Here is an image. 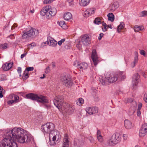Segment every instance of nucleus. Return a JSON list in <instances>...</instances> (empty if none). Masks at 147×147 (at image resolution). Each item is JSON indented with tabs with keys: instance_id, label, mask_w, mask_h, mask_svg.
<instances>
[{
	"instance_id": "58836bf2",
	"label": "nucleus",
	"mask_w": 147,
	"mask_h": 147,
	"mask_svg": "<svg viewBox=\"0 0 147 147\" xmlns=\"http://www.w3.org/2000/svg\"><path fill=\"white\" fill-rule=\"evenodd\" d=\"M146 16H147V11H143L140 14V16L141 17H145Z\"/></svg>"
},
{
	"instance_id": "3c124183",
	"label": "nucleus",
	"mask_w": 147,
	"mask_h": 147,
	"mask_svg": "<svg viewBox=\"0 0 147 147\" xmlns=\"http://www.w3.org/2000/svg\"><path fill=\"white\" fill-rule=\"evenodd\" d=\"M50 71V69L49 66H48L46 69L45 73L46 74L49 73Z\"/></svg>"
},
{
	"instance_id": "f257e3e1",
	"label": "nucleus",
	"mask_w": 147,
	"mask_h": 147,
	"mask_svg": "<svg viewBox=\"0 0 147 147\" xmlns=\"http://www.w3.org/2000/svg\"><path fill=\"white\" fill-rule=\"evenodd\" d=\"M41 129L44 134H49L50 145H55L59 143L61 140V136L59 132L55 130V125L51 123H48L42 125Z\"/></svg>"
},
{
	"instance_id": "5701e85b",
	"label": "nucleus",
	"mask_w": 147,
	"mask_h": 147,
	"mask_svg": "<svg viewBox=\"0 0 147 147\" xmlns=\"http://www.w3.org/2000/svg\"><path fill=\"white\" fill-rule=\"evenodd\" d=\"M67 108L66 109L67 111V112L70 113H72L74 112V110L75 109L74 107L72 105H71L69 104L67 105Z\"/></svg>"
},
{
	"instance_id": "6e6d98bb",
	"label": "nucleus",
	"mask_w": 147,
	"mask_h": 147,
	"mask_svg": "<svg viewBox=\"0 0 147 147\" xmlns=\"http://www.w3.org/2000/svg\"><path fill=\"white\" fill-rule=\"evenodd\" d=\"M104 26V28H102V30L103 31H105L107 30V29L108 28V26L107 25L106 26Z\"/></svg>"
},
{
	"instance_id": "6e6552de",
	"label": "nucleus",
	"mask_w": 147,
	"mask_h": 147,
	"mask_svg": "<svg viewBox=\"0 0 147 147\" xmlns=\"http://www.w3.org/2000/svg\"><path fill=\"white\" fill-rule=\"evenodd\" d=\"M63 99L62 96H58L55 98L53 100L54 104L59 109L62 108V106L64 105Z\"/></svg>"
},
{
	"instance_id": "1a4fd4ad",
	"label": "nucleus",
	"mask_w": 147,
	"mask_h": 147,
	"mask_svg": "<svg viewBox=\"0 0 147 147\" xmlns=\"http://www.w3.org/2000/svg\"><path fill=\"white\" fill-rule=\"evenodd\" d=\"M118 74L111 73L107 75L106 78L108 82L111 83L116 82L118 79Z\"/></svg>"
},
{
	"instance_id": "cd10ccee",
	"label": "nucleus",
	"mask_w": 147,
	"mask_h": 147,
	"mask_svg": "<svg viewBox=\"0 0 147 147\" xmlns=\"http://www.w3.org/2000/svg\"><path fill=\"white\" fill-rule=\"evenodd\" d=\"M90 0H81L80 2V5L83 6L87 5L90 2Z\"/></svg>"
},
{
	"instance_id": "69168bd1",
	"label": "nucleus",
	"mask_w": 147,
	"mask_h": 147,
	"mask_svg": "<svg viewBox=\"0 0 147 147\" xmlns=\"http://www.w3.org/2000/svg\"><path fill=\"white\" fill-rule=\"evenodd\" d=\"M52 66L53 67H54L55 66V63L54 62L52 63Z\"/></svg>"
},
{
	"instance_id": "603ef678",
	"label": "nucleus",
	"mask_w": 147,
	"mask_h": 147,
	"mask_svg": "<svg viewBox=\"0 0 147 147\" xmlns=\"http://www.w3.org/2000/svg\"><path fill=\"white\" fill-rule=\"evenodd\" d=\"M104 35V34L102 33H100L99 34V36L98 37V39L99 40H100L102 37Z\"/></svg>"
},
{
	"instance_id": "37998d69",
	"label": "nucleus",
	"mask_w": 147,
	"mask_h": 147,
	"mask_svg": "<svg viewBox=\"0 0 147 147\" xmlns=\"http://www.w3.org/2000/svg\"><path fill=\"white\" fill-rule=\"evenodd\" d=\"M65 38H63L61 39L58 42V45L59 46H61L62 45V43L65 41Z\"/></svg>"
},
{
	"instance_id": "b1692460",
	"label": "nucleus",
	"mask_w": 147,
	"mask_h": 147,
	"mask_svg": "<svg viewBox=\"0 0 147 147\" xmlns=\"http://www.w3.org/2000/svg\"><path fill=\"white\" fill-rule=\"evenodd\" d=\"M88 66V65L87 63L86 62L81 63H80L79 68L83 71V70L86 69Z\"/></svg>"
},
{
	"instance_id": "4be33fe9",
	"label": "nucleus",
	"mask_w": 147,
	"mask_h": 147,
	"mask_svg": "<svg viewBox=\"0 0 147 147\" xmlns=\"http://www.w3.org/2000/svg\"><path fill=\"white\" fill-rule=\"evenodd\" d=\"M119 6L118 3L117 2H115L110 5V10L111 11H113L118 8Z\"/></svg>"
},
{
	"instance_id": "4468645a",
	"label": "nucleus",
	"mask_w": 147,
	"mask_h": 147,
	"mask_svg": "<svg viewBox=\"0 0 147 147\" xmlns=\"http://www.w3.org/2000/svg\"><path fill=\"white\" fill-rule=\"evenodd\" d=\"M51 6L49 5L43 7L40 12V14L42 16H44L46 14V16L47 18V16L49 15L48 12L50 11V9Z\"/></svg>"
},
{
	"instance_id": "79ce46f5",
	"label": "nucleus",
	"mask_w": 147,
	"mask_h": 147,
	"mask_svg": "<svg viewBox=\"0 0 147 147\" xmlns=\"http://www.w3.org/2000/svg\"><path fill=\"white\" fill-rule=\"evenodd\" d=\"M34 69V67H29L26 68L25 70H26V72L28 71H32Z\"/></svg>"
},
{
	"instance_id": "680f3d73",
	"label": "nucleus",
	"mask_w": 147,
	"mask_h": 147,
	"mask_svg": "<svg viewBox=\"0 0 147 147\" xmlns=\"http://www.w3.org/2000/svg\"><path fill=\"white\" fill-rule=\"evenodd\" d=\"M74 0H67L69 3H70V5H71L73 3Z\"/></svg>"
},
{
	"instance_id": "a18cd8bd",
	"label": "nucleus",
	"mask_w": 147,
	"mask_h": 147,
	"mask_svg": "<svg viewBox=\"0 0 147 147\" xmlns=\"http://www.w3.org/2000/svg\"><path fill=\"white\" fill-rule=\"evenodd\" d=\"M7 38H9L11 39H14L15 38V36H14V34H11L10 35H9L7 36Z\"/></svg>"
},
{
	"instance_id": "c03bdc74",
	"label": "nucleus",
	"mask_w": 147,
	"mask_h": 147,
	"mask_svg": "<svg viewBox=\"0 0 147 147\" xmlns=\"http://www.w3.org/2000/svg\"><path fill=\"white\" fill-rule=\"evenodd\" d=\"M144 100L146 103H147V92L145 93L144 95Z\"/></svg>"
},
{
	"instance_id": "9d476101",
	"label": "nucleus",
	"mask_w": 147,
	"mask_h": 147,
	"mask_svg": "<svg viewBox=\"0 0 147 147\" xmlns=\"http://www.w3.org/2000/svg\"><path fill=\"white\" fill-rule=\"evenodd\" d=\"M91 58L94 66L96 67L99 62V61L96 50L94 49L93 50L92 52Z\"/></svg>"
},
{
	"instance_id": "7c9ffc66",
	"label": "nucleus",
	"mask_w": 147,
	"mask_h": 147,
	"mask_svg": "<svg viewBox=\"0 0 147 147\" xmlns=\"http://www.w3.org/2000/svg\"><path fill=\"white\" fill-rule=\"evenodd\" d=\"M134 30L135 32H139L142 31L144 29L143 26H138L137 25L135 26L134 27Z\"/></svg>"
},
{
	"instance_id": "4d7b16f0",
	"label": "nucleus",
	"mask_w": 147,
	"mask_h": 147,
	"mask_svg": "<svg viewBox=\"0 0 147 147\" xmlns=\"http://www.w3.org/2000/svg\"><path fill=\"white\" fill-rule=\"evenodd\" d=\"M137 115L138 116H140L141 115V112L140 110H137Z\"/></svg>"
},
{
	"instance_id": "c85d7f7f",
	"label": "nucleus",
	"mask_w": 147,
	"mask_h": 147,
	"mask_svg": "<svg viewBox=\"0 0 147 147\" xmlns=\"http://www.w3.org/2000/svg\"><path fill=\"white\" fill-rule=\"evenodd\" d=\"M50 42V45L51 46L55 47L57 45V43L56 41L52 38H51V39L49 40Z\"/></svg>"
},
{
	"instance_id": "864d4df0",
	"label": "nucleus",
	"mask_w": 147,
	"mask_h": 147,
	"mask_svg": "<svg viewBox=\"0 0 147 147\" xmlns=\"http://www.w3.org/2000/svg\"><path fill=\"white\" fill-rule=\"evenodd\" d=\"M127 135L126 134H123V139L125 140H126L127 139Z\"/></svg>"
},
{
	"instance_id": "bf43d9fd",
	"label": "nucleus",
	"mask_w": 147,
	"mask_h": 147,
	"mask_svg": "<svg viewBox=\"0 0 147 147\" xmlns=\"http://www.w3.org/2000/svg\"><path fill=\"white\" fill-rule=\"evenodd\" d=\"M27 54V53H25L23 54L22 55H21V59L25 57V56Z\"/></svg>"
},
{
	"instance_id": "4c0bfd02",
	"label": "nucleus",
	"mask_w": 147,
	"mask_h": 147,
	"mask_svg": "<svg viewBox=\"0 0 147 147\" xmlns=\"http://www.w3.org/2000/svg\"><path fill=\"white\" fill-rule=\"evenodd\" d=\"M94 22L96 24H99L101 23V20L99 18H97L95 19Z\"/></svg>"
},
{
	"instance_id": "c9c22d12",
	"label": "nucleus",
	"mask_w": 147,
	"mask_h": 147,
	"mask_svg": "<svg viewBox=\"0 0 147 147\" xmlns=\"http://www.w3.org/2000/svg\"><path fill=\"white\" fill-rule=\"evenodd\" d=\"M84 100L82 98H79L76 101V103L78 105L80 106L82 104L84 103Z\"/></svg>"
},
{
	"instance_id": "09e8293b",
	"label": "nucleus",
	"mask_w": 147,
	"mask_h": 147,
	"mask_svg": "<svg viewBox=\"0 0 147 147\" xmlns=\"http://www.w3.org/2000/svg\"><path fill=\"white\" fill-rule=\"evenodd\" d=\"M5 75H2L0 76V78H1L0 80L3 81L5 79Z\"/></svg>"
},
{
	"instance_id": "5fc2aeb1",
	"label": "nucleus",
	"mask_w": 147,
	"mask_h": 147,
	"mask_svg": "<svg viewBox=\"0 0 147 147\" xmlns=\"http://www.w3.org/2000/svg\"><path fill=\"white\" fill-rule=\"evenodd\" d=\"M43 3L45 4H47L50 3V1L49 2V0H44Z\"/></svg>"
},
{
	"instance_id": "e2e57ef3",
	"label": "nucleus",
	"mask_w": 147,
	"mask_h": 147,
	"mask_svg": "<svg viewBox=\"0 0 147 147\" xmlns=\"http://www.w3.org/2000/svg\"><path fill=\"white\" fill-rule=\"evenodd\" d=\"M29 45H30L32 47H35L36 46V44L34 43H32L31 44H29Z\"/></svg>"
},
{
	"instance_id": "774afa93",
	"label": "nucleus",
	"mask_w": 147,
	"mask_h": 147,
	"mask_svg": "<svg viewBox=\"0 0 147 147\" xmlns=\"http://www.w3.org/2000/svg\"><path fill=\"white\" fill-rule=\"evenodd\" d=\"M102 25L103 26L107 25L104 22H102Z\"/></svg>"
},
{
	"instance_id": "423d86ee",
	"label": "nucleus",
	"mask_w": 147,
	"mask_h": 147,
	"mask_svg": "<svg viewBox=\"0 0 147 147\" xmlns=\"http://www.w3.org/2000/svg\"><path fill=\"white\" fill-rule=\"evenodd\" d=\"M121 136L118 133L114 134L111 138L107 141V143L110 146L114 145L119 143L121 140Z\"/></svg>"
},
{
	"instance_id": "7ed1b4c3",
	"label": "nucleus",
	"mask_w": 147,
	"mask_h": 147,
	"mask_svg": "<svg viewBox=\"0 0 147 147\" xmlns=\"http://www.w3.org/2000/svg\"><path fill=\"white\" fill-rule=\"evenodd\" d=\"M5 137L0 141V147H18L17 144L11 138V130L7 129L5 131Z\"/></svg>"
},
{
	"instance_id": "9b49d317",
	"label": "nucleus",
	"mask_w": 147,
	"mask_h": 147,
	"mask_svg": "<svg viewBox=\"0 0 147 147\" xmlns=\"http://www.w3.org/2000/svg\"><path fill=\"white\" fill-rule=\"evenodd\" d=\"M147 134V123L143 124L141 127L139 131V136L143 137Z\"/></svg>"
},
{
	"instance_id": "393cba45",
	"label": "nucleus",
	"mask_w": 147,
	"mask_h": 147,
	"mask_svg": "<svg viewBox=\"0 0 147 147\" xmlns=\"http://www.w3.org/2000/svg\"><path fill=\"white\" fill-rule=\"evenodd\" d=\"M97 138L98 141L100 142H102L103 139L101 134V132L99 130H98L97 131Z\"/></svg>"
},
{
	"instance_id": "bb28decb",
	"label": "nucleus",
	"mask_w": 147,
	"mask_h": 147,
	"mask_svg": "<svg viewBox=\"0 0 147 147\" xmlns=\"http://www.w3.org/2000/svg\"><path fill=\"white\" fill-rule=\"evenodd\" d=\"M118 79L119 80H121L125 78L126 76L124 74V72L122 71L119 72L118 74Z\"/></svg>"
},
{
	"instance_id": "39448f33",
	"label": "nucleus",
	"mask_w": 147,
	"mask_h": 147,
	"mask_svg": "<svg viewBox=\"0 0 147 147\" xmlns=\"http://www.w3.org/2000/svg\"><path fill=\"white\" fill-rule=\"evenodd\" d=\"M38 31L35 29L31 28L28 31H24L22 33V38L23 39H28L30 38H33L38 35Z\"/></svg>"
},
{
	"instance_id": "de8ad7c7",
	"label": "nucleus",
	"mask_w": 147,
	"mask_h": 147,
	"mask_svg": "<svg viewBox=\"0 0 147 147\" xmlns=\"http://www.w3.org/2000/svg\"><path fill=\"white\" fill-rule=\"evenodd\" d=\"M140 53L141 55L145 56L146 55L145 52L143 50H141L140 51Z\"/></svg>"
},
{
	"instance_id": "aec40b11",
	"label": "nucleus",
	"mask_w": 147,
	"mask_h": 147,
	"mask_svg": "<svg viewBox=\"0 0 147 147\" xmlns=\"http://www.w3.org/2000/svg\"><path fill=\"white\" fill-rule=\"evenodd\" d=\"M135 56L133 61L131 63V65L132 68L134 67L136 64L138 63V53L137 52H135Z\"/></svg>"
},
{
	"instance_id": "2f4dec72",
	"label": "nucleus",
	"mask_w": 147,
	"mask_h": 147,
	"mask_svg": "<svg viewBox=\"0 0 147 147\" xmlns=\"http://www.w3.org/2000/svg\"><path fill=\"white\" fill-rule=\"evenodd\" d=\"M125 27V24L123 22H122L120 23V25L118 26V28L117 29V31L119 33L121 30L123 28Z\"/></svg>"
},
{
	"instance_id": "49530a36",
	"label": "nucleus",
	"mask_w": 147,
	"mask_h": 147,
	"mask_svg": "<svg viewBox=\"0 0 147 147\" xmlns=\"http://www.w3.org/2000/svg\"><path fill=\"white\" fill-rule=\"evenodd\" d=\"M80 43V42L76 45V47L79 49H80L82 47V45Z\"/></svg>"
},
{
	"instance_id": "a211bd4d",
	"label": "nucleus",
	"mask_w": 147,
	"mask_h": 147,
	"mask_svg": "<svg viewBox=\"0 0 147 147\" xmlns=\"http://www.w3.org/2000/svg\"><path fill=\"white\" fill-rule=\"evenodd\" d=\"M13 64L12 62L6 63L3 65L2 67L3 70L8 71L11 68Z\"/></svg>"
},
{
	"instance_id": "13d9d810",
	"label": "nucleus",
	"mask_w": 147,
	"mask_h": 147,
	"mask_svg": "<svg viewBox=\"0 0 147 147\" xmlns=\"http://www.w3.org/2000/svg\"><path fill=\"white\" fill-rule=\"evenodd\" d=\"M17 70H18V73L19 74H20L21 73V71H22V69H21V67H18V68Z\"/></svg>"
},
{
	"instance_id": "c756f323",
	"label": "nucleus",
	"mask_w": 147,
	"mask_h": 147,
	"mask_svg": "<svg viewBox=\"0 0 147 147\" xmlns=\"http://www.w3.org/2000/svg\"><path fill=\"white\" fill-rule=\"evenodd\" d=\"M108 20L111 22H113L114 21L115 19L114 16L113 14L111 13H109L107 15Z\"/></svg>"
},
{
	"instance_id": "dca6fc26",
	"label": "nucleus",
	"mask_w": 147,
	"mask_h": 147,
	"mask_svg": "<svg viewBox=\"0 0 147 147\" xmlns=\"http://www.w3.org/2000/svg\"><path fill=\"white\" fill-rule=\"evenodd\" d=\"M140 76L137 73L134 74L132 78V83L133 86H136L138 84Z\"/></svg>"
},
{
	"instance_id": "f8f14e48",
	"label": "nucleus",
	"mask_w": 147,
	"mask_h": 147,
	"mask_svg": "<svg viewBox=\"0 0 147 147\" xmlns=\"http://www.w3.org/2000/svg\"><path fill=\"white\" fill-rule=\"evenodd\" d=\"M80 42L84 45H87L90 43V39L88 35L85 34L82 36Z\"/></svg>"
},
{
	"instance_id": "f704fd0d",
	"label": "nucleus",
	"mask_w": 147,
	"mask_h": 147,
	"mask_svg": "<svg viewBox=\"0 0 147 147\" xmlns=\"http://www.w3.org/2000/svg\"><path fill=\"white\" fill-rule=\"evenodd\" d=\"M28 72H26V70H25L24 71L22 76L23 79L24 80H26L28 78Z\"/></svg>"
},
{
	"instance_id": "e433bc0d",
	"label": "nucleus",
	"mask_w": 147,
	"mask_h": 147,
	"mask_svg": "<svg viewBox=\"0 0 147 147\" xmlns=\"http://www.w3.org/2000/svg\"><path fill=\"white\" fill-rule=\"evenodd\" d=\"M106 78L102 77L101 79H100V82L103 85H105L107 83V80H106Z\"/></svg>"
},
{
	"instance_id": "20e7f679",
	"label": "nucleus",
	"mask_w": 147,
	"mask_h": 147,
	"mask_svg": "<svg viewBox=\"0 0 147 147\" xmlns=\"http://www.w3.org/2000/svg\"><path fill=\"white\" fill-rule=\"evenodd\" d=\"M26 96L28 99L36 100L38 102H41L43 104L47 103L49 102L47 97L42 95L38 96L36 94L30 93L26 94Z\"/></svg>"
},
{
	"instance_id": "ea45409f",
	"label": "nucleus",
	"mask_w": 147,
	"mask_h": 147,
	"mask_svg": "<svg viewBox=\"0 0 147 147\" xmlns=\"http://www.w3.org/2000/svg\"><path fill=\"white\" fill-rule=\"evenodd\" d=\"M8 45L7 43L0 45V48L2 49H5L7 47Z\"/></svg>"
},
{
	"instance_id": "0eeeda50",
	"label": "nucleus",
	"mask_w": 147,
	"mask_h": 147,
	"mask_svg": "<svg viewBox=\"0 0 147 147\" xmlns=\"http://www.w3.org/2000/svg\"><path fill=\"white\" fill-rule=\"evenodd\" d=\"M60 80L62 84L66 87H69L72 85V80L68 74L62 75L60 77Z\"/></svg>"
},
{
	"instance_id": "ddd939ff",
	"label": "nucleus",
	"mask_w": 147,
	"mask_h": 147,
	"mask_svg": "<svg viewBox=\"0 0 147 147\" xmlns=\"http://www.w3.org/2000/svg\"><path fill=\"white\" fill-rule=\"evenodd\" d=\"M86 111L90 115H92L98 113V109L96 107H88L86 108Z\"/></svg>"
},
{
	"instance_id": "2eb2a0df",
	"label": "nucleus",
	"mask_w": 147,
	"mask_h": 147,
	"mask_svg": "<svg viewBox=\"0 0 147 147\" xmlns=\"http://www.w3.org/2000/svg\"><path fill=\"white\" fill-rule=\"evenodd\" d=\"M95 9L94 8H89L87 9L84 12V16L87 17L90 16L94 14L95 12Z\"/></svg>"
},
{
	"instance_id": "473e14b6",
	"label": "nucleus",
	"mask_w": 147,
	"mask_h": 147,
	"mask_svg": "<svg viewBox=\"0 0 147 147\" xmlns=\"http://www.w3.org/2000/svg\"><path fill=\"white\" fill-rule=\"evenodd\" d=\"M60 26L63 29H65L67 28V26L64 21H61L59 23Z\"/></svg>"
},
{
	"instance_id": "338daca9",
	"label": "nucleus",
	"mask_w": 147,
	"mask_h": 147,
	"mask_svg": "<svg viewBox=\"0 0 147 147\" xmlns=\"http://www.w3.org/2000/svg\"><path fill=\"white\" fill-rule=\"evenodd\" d=\"M45 107L46 108H48L49 107L50 105H45Z\"/></svg>"
},
{
	"instance_id": "6ab92c4d",
	"label": "nucleus",
	"mask_w": 147,
	"mask_h": 147,
	"mask_svg": "<svg viewBox=\"0 0 147 147\" xmlns=\"http://www.w3.org/2000/svg\"><path fill=\"white\" fill-rule=\"evenodd\" d=\"M69 138L68 135L65 134L64 135L62 145L69 146Z\"/></svg>"
},
{
	"instance_id": "0e129e2a",
	"label": "nucleus",
	"mask_w": 147,
	"mask_h": 147,
	"mask_svg": "<svg viewBox=\"0 0 147 147\" xmlns=\"http://www.w3.org/2000/svg\"><path fill=\"white\" fill-rule=\"evenodd\" d=\"M3 97L2 92L1 91H0V98H1Z\"/></svg>"
},
{
	"instance_id": "f03ea898",
	"label": "nucleus",
	"mask_w": 147,
	"mask_h": 147,
	"mask_svg": "<svg viewBox=\"0 0 147 147\" xmlns=\"http://www.w3.org/2000/svg\"><path fill=\"white\" fill-rule=\"evenodd\" d=\"M11 138L13 140L21 143H28L33 140L31 135L26 133L25 131L21 128H13L11 130Z\"/></svg>"
},
{
	"instance_id": "72a5a7b5",
	"label": "nucleus",
	"mask_w": 147,
	"mask_h": 147,
	"mask_svg": "<svg viewBox=\"0 0 147 147\" xmlns=\"http://www.w3.org/2000/svg\"><path fill=\"white\" fill-rule=\"evenodd\" d=\"M11 96L12 99H13V100L15 102V103H16L17 102L19 101V97L17 95L13 94L11 95Z\"/></svg>"
},
{
	"instance_id": "8fccbe9b",
	"label": "nucleus",
	"mask_w": 147,
	"mask_h": 147,
	"mask_svg": "<svg viewBox=\"0 0 147 147\" xmlns=\"http://www.w3.org/2000/svg\"><path fill=\"white\" fill-rule=\"evenodd\" d=\"M13 103H15V102L14 101L12 100H8L7 101V103L8 104H11Z\"/></svg>"
},
{
	"instance_id": "f3484780",
	"label": "nucleus",
	"mask_w": 147,
	"mask_h": 147,
	"mask_svg": "<svg viewBox=\"0 0 147 147\" xmlns=\"http://www.w3.org/2000/svg\"><path fill=\"white\" fill-rule=\"evenodd\" d=\"M57 12V11L55 7L51 8L50 9V11H49V15L47 16V18L49 19L54 16Z\"/></svg>"
},
{
	"instance_id": "a19ab883",
	"label": "nucleus",
	"mask_w": 147,
	"mask_h": 147,
	"mask_svg": "<svg viewBox=\"0 0 147 147\" xmlns=\"http://www.w3.org/2000/svg\"><path fill=\"white\" fill-rule=\"evenodd\" d=\"M80 63V62L76 61L74 62L73 65L74 66L79 68Z\"/></svg>"
},
{
	"instance_id": "a878e982",
	"label": "nucleus",
	"mask_w": 147,
	"mask_h": 147,
	"mask_svg": "<svg viewBox=\"0 0 147 147\" xmlns=\"http://www.w3.org/2000/svg\"><path fill=\"white\" fill-rule=\"evenodd\" d=\"M72 17V15L69 12L65 13L64 14L63 18L64 19L66 20H68L71 19Z\"/></svg>"
},
{
	"instance_id": "412c9836",
	"label": "nucleus",
	"mask_w": 147,
	"mask_h": 147,
	"mask_svg": "<svg viewBox=\"0 0 147 147\" xmlns=\"http://www.w3.org/2000/svg\"><path fill=\"white\" fill-rule=\"evenodd\" d=\"M124 124L125 127L127 129H130L132 127L131 123L128 119L125 120Z\"/></svg>"
},
{
	"instance_id": "052dcab7",
	"label": "nucleus",
	"mask_w": 147,
	"mask_h": 147,
	"mask_svg": "<svg viewBox=\"0 0 147 147\" xmlns=\"http://www.w3.org/2000/svg\"><path fill=\"white\" fill-rule=\"evenodd\" d=\"M142 104L141 103H140L138 105V108L137 110H140L141 107H142Z\"/></svg>"
}]
</instances>
